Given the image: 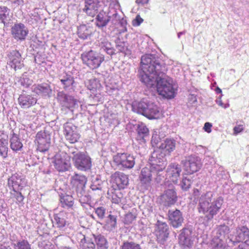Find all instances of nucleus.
Masks as SVG:
<instances>
[{
    "mask_svg": "<svg viewBox=\"0 0 249 249\" xmlns=\"http://www.w3.org/2000/svg\"><path fill=\"white\" fill-rule=\"evenodd\" d=\"M163 74H160L152 78L145 75H143L141 77V82L148 88H156L159 94L163 97L173 98L175 96L176 89L173 84V80L166 75V72Z\"/></svg>",
    "mask_w": 249,
    "mask_h": 249,
    "instance_id": "1",
    "label": "nucleus"
},
{
    "mask_svg": "<svg viewBox=\"0 0 249 249\" xmlns=\"http://www.w3.org/2000/svg\"><path fill=\"white\" fill-rule=\"evenodd\" d=\"M213 196V192H207L202 194L198 200V212L204 215L207 222L212 220L219 213L223 203V198L222 197L214 198Z\"/></svg>",
    "mask_w": 249,
    "mask_h": 249,
    "instance_id": "2",
    "label": "nucleus"
},
{
    "mask_svg": "<svg viewBox=\"0 0 249 249\" xmlns=\"http://www.w3.org/2000/svg\"><path fill=\"white\" fill-rule=\"evenodd\" d=\"M141 71L139 72V78L146 75L149 77H156L160 74L166 72L167 68L158 55L156 54H145L141 57Z\"/></svg>",
    "mask_w": 249,
    "mask_h": 249,
    "instance_id": "3",
    "label": "nucleus"
},
{
    "mask_svg": "<svg viewBox=\"0 0 249 249\" xmlns=\"http://www.w3.org/2000/svg\"><path fill=\"white\" fill-rule=\"evenodd\" d=\"M132 110L142 114L149 119H158L161 115L159 107L153 103L142 99L140 102L135 101L132 105Z\"/></svg>",
    "mask_w": 249,
    "mask_h": 249,
    "instance_id": "4",
    "label": "nucleus"
},
{
    "mask_svg": "<svg viewBox=\"0 0 249 249\" xmlns=\"http://www.w3.org/2000/svg\"><path fill=\"white\" fill-rule=\"evenodd\" d=\"M238 224L232 233L229 234L227 243L229 246L235 245L239 243H247L249 240V229L245 225V221Z\"/></svg>",
    "mask_w": 249,
    "mask_h": 249,
    "instance_id": "5",
    "label": "nucleus"
},
{
    "mask_svg": "<svg viewBox=\"0 0 249 249\" xmlns=\"http://www.w3.org/2000/svg\"><path fill=\"white\" fill-rule=\"evenodd\" d=\"M81 58L83 64L91 70L98 68L105 61L104 54L92 50L83 53Z\"/></svg>",
    "mask_w": 249,
    "mask_h": 249,
    "instance_id": "6",
    "label": "nucleus"
},
{
    "mask_svg": "<svg viewBox=\"0 0 249 249\" xmlns=\"http://www.w3.org/2000/svg\"><path fill=\"white\" fill-rule=\"evenodd\" d=\"M73 155L72 161L74 165L79 170L86 171L91 167V160L88 155L83 152L72 151Z\"/></svg>",
    "mask_w": 249,
    "mask_h": 249,
    "instance_id": "7",
    "label": "nucleus"
},
{
    "mask_svg": "<svg viewBox=\"0 0 249 249\" xmlns=\"http://www.w3.org/2000/svg\"><path fill=\"white\" fill-rule=\"evenodd\" d=\"M135 159L133 155L124 153H118L113 157V161L123 170L132 169L135 164Z\"/></svg>",
    "mask_w": 249,
    "mask_h": 249,
    "instance_id": "8",
    "label": "nucleus"
},
{
    "mask_svg": "<svg viewBox=\"0 0 249 249\" xmlns=\"http://www.w3.org/2000/svg\"><path fill=\"white\" fill-rule=\"evenodd\" d=\"M52 162L55 168L59 172L68 171L71 166L70 157L64 152L56 153Z\"/></svg>",
    "mask_w": 249,
    "mask_h": 249,
    "instance_id": "9",
    "label": "nucleus"
},
{
    "mask_svg": "<svg viewBox=\"0 0 249 249\" xmlns=\"http://www.w3.org/2000/svg\"><path fill=\"white\" fill-rule=\"evenodd\" d=\"M167 155L160 148L155 150L149 159L151 167L158 169L159 170L165 169L167 164L165 158Z\"/></svg>",
    "mask_w": 249,
    "mask_h": 249,
    "instance_id": "10",
    "label": "nucleus"
},
{
    "mask_svg": "<svg viewBox=\"0 0 249 249\" xmlns=\"http://www.w3.org/2000/svg\"><path fill=\"white\" fill-rule=\"evenodd\" d=\"M177 201V193L173 186H171L170 188L165 190L160 196V204L166 208L174 205Z\"/></svg>",
    "mask_w": 249,
    "mask_h": 249,
    "instance_id": "11",
    "label": "nucleus"
},
{
    "mask_svg": "<svg viewBox=\"0 0 249 249\" xmlns=\"http://www.w3.org/2000/svg\"><path fill=\"white\" fill-rule=\"evenodd\" d=\"M184 170L188 174H192L198 171L202 166L200 159L196 156H191L182 160Z\"/></svg>",
    "mask_w": 249,
    "mask_h": 249,
    "instance_id": "12",
    "label": "nucleus"
},
{
    "mask_svg": "<svg viewBox=\"0 0 249 249\" xmlns=\"http://www.w3.org/2000/svg\"><path fill=\"white\" fill-rule=\"evenodd\" d=\"M36 141L37 143V150L42 153L48 151L51 145V136L45 131H40L36 135Z\"/></svg>",
    "mask_w": 249,
    "mask_h": 249,
    "instance_id": "13",
    "label": "nucleus"
},
{
    "mask_svg": "<svg viewBox=\"0 0 249 249\" xmlns=\"http://www.w3.org/2000/svg\"><path fill=\"white\" fill-rule=\"evenodd\" d=\"M87 177L83 175L75 174L71 178V185L73 191L81 195V193L86 190Z\"/></svg>",
    "mask_w": 249,
    "mask_h": 249,
    "instance_id": "14",
    "label": "nucleus"
},
{
    "mask_svg": "<svg viewBox=\"0 0 249 249\" xmlns=\"http://www.w3.org/2000/svg\"><path fill=\"white\" fill-rule=\"evenodd\" d=\"M64 135L67 141L71 143L78 142L80 134L77 131V127L72 123L67 122L63 125Z\"/></svg>",
    "mask_w": 249,
    "mask_h": 249,
    "instance_id": "15",
    "label": "nucleus"
},
{
    "mask_svg": "<svg viewBox=\"0 0 249 249\" xmlns=\"http://www.w3.org/2000/svg\"><path fill=\"white\" fill-rule=\"evenodd\" d=\"M57 99L63 107L69 109L78 106V101L73 96L65 93L63 91L58 92Z\"/></svg>",
    "mask_w": 249,
    "mask_h": 249,
    "instance_id": "16",
    "label": "nucleus"
},
{
    "mask_svg": "<svg viewBox=\"0 0 249 249\" xmlns=\"http://www.w3.org/2000/svg\"><path fill=\"white\" fill-rule=\"evenodd\" d=\"M8 64L15 71L21 69L23 66V61L20 53L17 50H12L7 54Z\"/></svg>",
    "mask_w": 249,
    "mask_h": 249,
    "instance_id": "17",
    "label": "nucleus"
},
{
    "mask_svg": "<svg viewBox=\"0 0 249 249\" xmlns=\"http://www.w3.org/2000/svg\"><path fill=\"white\" fill-rule=\"evenodd\" d=\"M27 181L25 177L22 174L15 173L12 175L8 179L9 186H11L13 191L17 189L21 190L26 186Z\"/></svg>",
    "mask_w": 249,
    "mask_h": 249,
    "instance_id": "18",
    "label": "nucleus"
},
{
    "mask_svg": "<svg viewBox=\"0 0 249 249\" xmlns=\"http://www.w3.org/2000/svg\"><path fill=\"white\" fill-rule=\"evenodd\" d=\"M169 224L174 228L181 227L184 221L182 213L178 210H169L167 213Z\"/></svg>",
    "mask_w": 249,
    "mask_h": 249,
    "instance_id": "19",
    "label": "nucleus"
},
{
    "mask_svg": "<svg viewBox=\"0 0 249 249\" xmlns=\"http://www.w3.org/2000/svg\"><path fill=\"white\" fill-rule=\"evenodd\" d=\"M158 230L156 236L157 241L160 244H164L169 234V228L166 222L158 220L157 222Z\"/></svg>",
    "mask_w": 249,
    "mask_h": 249,
    "instance_id": "20",
    "label": "nucleus"
},
{
    "mask_svg": "<svg viewBox=\"0 0 249 249\" xmlns=\"http://www.w3.org/2000/svg\"><path fill=\"white\" fill-rule=\"evenodd\" d=\"M111 178L119 190L124 189L128 185V177L123 172H115L111 175Z\"/></svg>",
    "mask_w": 249,
    "mask_h": 249,
    "instance_id": "21",
    "label": "nucleus"
},
{
    "mask_svg": "<svg viewBox=\"0 0 249 249\" xmlns=\"http://www.w3.org/2000/svg\"><path fill=\"white\" fill-rule=\"evenodd\" d=\"M28 32L26 27L21 23L15 24L11 29L13 36L17 40H25Z\"/></svg>",
    "mask_w": 249,
    "mask_h": 249,
    "instance_id": "22",
    "label": "nucleus"
},
{
    "mask_svg": "<svg viewBox=\"0 0 249 249\" xmlns=\"http://www.w3.org/2000/svg\"><path fill=\"white\" fill-rule=\"evenodd\" d=\"M32 91L42 97H50L52 94V89L49 84L43 83L35 84L32 87Z\"/></svg>",
    "mask_w": 249,
    "mask_h": 249,
    "instance_id": "23",
    "label": "nucleus"
},
{
    "mask_svg": "<svg viewBox=\"0 0 249 249\" xmlns=\"http://www.w3.org/2000/svg\"><path fill=\"white\" fill-rule=\"evenodd\" d=\"M192 229L189 227H185L180 231L179 235V242L182 245L189 247L193 244Z\"/></svg>",
    "mask_w": 249,
    "mask_h": 249,
    "instance_id": "24",
    "label": "nucleus"
},
{
    "mask_svg": "<svg viewBox=\"0 0 249 249\" xmlns=\"http://www.w3.org/2000/svg\"><path fill=\"white\" fill-rule=\"evenodd\" d=\"M68 214L66 213L61 212L53 215V226H56L60 230H63L69 225L68 221Z\"/></svg>",
    "mask_w": 249,
    "mask_h": 249,
    "instance_id": "25",
    "label": "nucleus"
},
{
    "mask_svg": "<svg viewBox=\"0 0 249 249\" xmlns=\"http://www.w3.org/2000/svg\"><path fill=\"white\" fill-rule=\"evenodd\" d=\"M180 166L177 163L170 164L167 169V175L173 182L177 184L181 172Z\"/></svg>",
    "mask_w": 249,
    "mask_h": 249,
    "instance_id": "26",
    "label": "nucleus"
},
{
    "mask_svg": "<svg viewBox=\"0 0 249 249\" xmlns=\"http://www.w3.org/2000/svg\"><path fill=\"white\" fill-rule=\"evenodd\" d=\"M37 102V99L32 95L22 93L18 98V102L19 106L22 108H28L35 105Z\"/></svg>",
    "mask_w": 249,
    "mask_h": 249,
    "instance_id": "27",
    "label": "nucleus"
},
{
    "mask_svg": "<svg viewBox=\"0 0 249 249\" xmlns=\"http://www.w3.org/2000/svg\"><path fill=\"white\" fill-rule=\"evenodd\" d=\"M85 7L83 11L88 15L94 17L97 13L99 6V0H84Z\"/></svg>",
    "mask_w": 249,
    "mask_h": 249,
    "instance_id": "28",
    "label": "nucleus"
},
{
    "mask_svg": "<svg viewBox=\"0 0 249 249\" xmlns=\"http://www.w3.org/2000/svg\"><path fill=\"white\" fill-rule=\"evenodd\" d=\"M59 79L64 90H73L74 78L71 74L65 73L63 75L59 76Z\"/></svg>",
    "mask_w": 249,
    "mask_h": 249,
    "instance_id": "29",
    "label": "nucleus"
},
{
    "mask_svg": "<svg viewBox=\"0 0 249 249\" xmlns=\"http://www.w3.org/2000/svg\"><path fill=\"white\" fill-rule=\"evenodd\" d=\"M154 173L155 172H153L151 167V168L146 167L143 168L141 170V174L139 176L141 183L146 185H149L152 180V176Z\"/></svg>",
    "mask_w": 249,
    "mask_h": 249,
    "instance_id": "30",
    "label": "nucleus"
},
{
    "mask_svg": "<svg viewBox=\"0 0 249 249\" xmlns=\"http://www.w3.org/2000/svg\"><path fill=\"white\" fill-rule=\"evenodd\" d=\"M95 24L96 26L101 29L106 28L110 21L109 16L108 14L102 11L99 12L95 18Z\"/></svg>",
    "mask_w": 249,
    "mask_h": 249,
    "instance_id": "31",
    "label": "nucleus"
},
{
    "mask_svg": "<svg viewBox=\"0 0 249 249\" xmlns=\"http://www.w3.org/2000/svg\"><path fill=\"white\" fill-rule=\"evenodd\" d=\"M136 131L137 132V139L142 142H145L149 135V129L145 124L142 123L137 124Z\"/></svg>",
    "mask_w": 249,
    "mask_h": 249,
    "instance_id": "32",
    "label": "nucleus"
},
{
    "mask_svg": "<svg viewBox=\"0 0 249 249\" xmlns=\"http://www.w3.org/2000/svg\"><path fill=\"white\" fill-rule=\"evenodd\" d=\"M230 231V229L228 226L225 224L219 225L214 231V237L219 241H223L226 236L228 237Z\"/></svg>",
    "mask_w": 249,
    "mask_h": 249,
    "instance_id": "33",
    "label": "nucleus"
},
{
    "mask_svg": "<svg viewBox=\"0 0 249 249\" xmlns=\"http://www.w3.org/2000/svg\"><path fill=\"white\" fill-rule=\"evenodd\" d=\"M176 142L173 139H166L159 145V148L167 155L173 151L176 147Z\"/></svg>",
    "mask_w": 249,
    "mask_h": 249,
    "instance_id": "34",
    "label": "nucleus"
},
{
    "mask_svg": "<svg viewBox=\"0 0 249 249\" xmlns=\"http://www.w3.org/2000/svg\"><path fill=\"white\" fill-rule=\"evenodd\" d=\"M115 47L118 50L116 53H122L124 55H129L131 54V51L128 48L127 43L124 41H121L120 37H118L114 41Z\"/></svg>",
    "mask_w": 249,
    "mask_h": 249,
    "instance_id": "35",
    "label": "nucleus"
},
{
    "mask_svg": "<svg viewBox=\"0 0 249 249\" xmlns=\"http://www.w3.org/2000/svg\"><path fill=\"white\" fill-rule=\"evenodd\" d=\"M92 33V28L90 26L82 24L77 28V34L79 38L82 39H87Z\"/></svg>",
    "mask_w": 249,
    "mask_h": 249,
    "instance_id": "36",
    "label": "nucleus"
},
{
    "mask_svg": "<svg viewBox=\"0 0 249 249\" xmlns=\"http://www.w3.org/2000/svg\"><path fill=\"white\" fill-rule=\"evenodd\" d=\"M74 199L71 196L68 195H61L60 196V205L64 208H71L74 204Z\"/></svg>",
    "mask_w": 249,
    "mask_h": 249,
    "instance_id": "37",
    "label": "nucleus"
},
{
    "mask_svg": "<svg viewBox=\"0 0 249 249\" xmlns=\"http://www.w3.org/2000/svg\"><path fill=\"white\" fill-rule=\"evenodd\" d=\"M11 135L12 137L10 139L11 148L14 151L20 150L23 147V144L18 137V135L14 132H13Z\"/></svg>",
    "mask_w": 249,
    "mask_h": 249,
    "instance_id": "38",
    "label": "nucleus"
},
{
    "mask_svg": "<svg viewBox=\"0 0 249 249\" xmlns=\"http://www.w3.org/2000/svg\"><path fill=\"white\" fill-rule=\"evenodd\" d=\"M96 244L97 249H108V243L105 236L101 234L95 235L93 234Z\"/></svg>",
    "mask_w": 249,
    "mask_h": 249,
    "instance_id": "39",
    "label": "nucleus"
},
{
    "mask_svg": "<svg viewBox=\"0 0 249 249\" xmlns=\"http://www.w3.org/2000/svg\"><path fill=\"white\" fill-rule=\"evenodd\" d=\"M101 48L103 49L107 54L111 56L117 54L116 49L113 47L112 43L107 40H105L101 42Z\"/></svg>",
    "mask_w": 249,
    "mask_h": 249,
    "instance_id": "40",
    "label": "nucleus"
},
{
    "mask_svg": "<svg viewBox=\"0 0 249 249\" xmlns=\"http://www.w3.org/2000/svg\"><path fill=\"white\" fill-rule=\"evenodd\" d=\"M10 10L7 7L0 6V20L4 25L8 23L10 20Z\"/></svg>",
    "mask_w": 249,
    "mask_h": 249,
    "instance_id": "41",
    "label": "nucleus"
},
{
    "mask_svg": "<svg viewBox=\"0 0 249 249\" xmlns=\"http://www.w3.org/2000/svg\"><path fill=\"white\" fill-rule=\"evenodd\" d=\"M109 214L107 216L106 219V226L111 231L114 230L117 227V215L115 214H112L111 212H109Z\"/></svg>",
    "mask_w": 249,
    "mask_h": 249,
    "instance_id": "42",
    "label": "nucleus"
},
{
    "mask_svg": "<svg viewBox=\"0 0 249 249\" xmlns=\"http://www.w3.org/2000/svg\"><path fill=\"white\" fill-rule=\"evenodd\" d=\"M8 144L7 138H0V155L3 158H6L7 156Z\"/></svg>",
    "mask_w": 249,
    "mask_h": 249,
    "instance_id": "43",
    "label": "nucleus"
},
{
    "mask_svg": "<svg viewBox=\"0 0 249 249\" xmlns=\"http://www.w3.org/2000/svg\"><path fill=\"white\" fill-rule=\"evenodd\" d=\"M77 196L79 198V202L82 205L84 206L83 204L89 205L91 202V197L89 195L86 194V190L81 193V195L79 194H76Z\"/></svg>",
    "mask_w": 249,
    "mask_h": 249,
    "instance_id": "44",
    "label": "nucleus"
},
{
    "mask_svg": "<svg viewBox=\"0 0 249 249\" xmlns=\"http://www.w3.org/2000/svg\"><path fill=\"white\" fill-rule=\"evenodd\" d=\"M87 86L89 89L90 90H94L97 89H99L101 85L99 81L96 78L90 79L87 83Z\"/></svg>",
    "mask_w": 249,
    "mask_h": 249,
    "instance_id": "45",
    "label": "nucleus"
},
{
    "mask_svg": "<svg viewBox=\"0 0 249 249\" xmlns=\"http://www.w3.org/2000/svg\"><path fill=\"white\" fill-rule=\"evenodd\" d=\"M121 249H142L140 245L134 242L125 241L121 247Z\"/></svg>",
    "mask_w": 249,
    "mask_h": 249,
    "instance_id": "46",
    "label": "nucleus"
},
{
    "mask_svg": "<svg viewBox=\"0 0 249 249\" xmlns=\"http://www.w3.org/2000/svg\"><path fill=\"white\" fill-rule=\"evenodd\" d=\"M192 182L193 181L191 178L184 177L182 179L180 185L183 191H186L191 187Z\"/></svg>",
    "mask_w": 249,
    "mask_h": 249,
    "instance_id": "47",
    "label": "nucleus"
},
{
    "mask_svg": "<svg viewBox=\"0 0 249 249\" xmlns=\"http://www.w3.org/2000/svg\"><path fill=\"white\" fill-rule=\"evenodd\" d=\"M15 246L17 247V249H31V245L25 240L18 241Z\"/></svg>",
    "mask_w": 249,
    "mask_h": 249,
    "instance_id": "48",
    "label": "nucleus"
},
{
    "mask_svg": "<svg viewBox=\"0 0 249 249\" xmlns=\"http://www.w3.org/2000/svg\"><path fill=\"white\" fill-rule=\"evenodd\" d=\"M19 191L20 190L16 189L15 191H13L14 193H11V195L13 197L16 199L17 203L22 204L23 203V201L24 199V197Z\"/></svg>",
    "mask_w": 249,
    "mask_h": 249,
    "instance_id": "49",
    "label": "nucleus"
},
{
    "mask_svg": "<svg viewBox=\"0 0 249 249\" xmlns=\"http://www.w3.org/2000/svg\"><path fill=\"white\" fill-rule=\"evenodd\" d=\"M94 210L95 213L99 219L102 220L105 217L107 210L105 207L102 206L98 207L97 208H95Z\"/></svg>",
    "mask_w": 249,
    "mask_h": 249,
    "instance_id": "50",
    "label": "nucleus"
},
{
    "mask_svg": "<svg viewBox=\"0 0 249 249\" xmlns=\"http://www.w3.org/2000/svg\"><path fill=\"white\" fill-rule=\"evenodd\" d=\"M102 183V181L100 179L96 178L95 179L92 180V184L90 185V188L93 191L101 190Z\"/></svg>",
    "mask_w": 249,
    "mask_h": 249,
    "instance_id": "51",
    "label": "nucleus"
},
{
    "mask_svg": "<svg viewBox=\"0 0 249 249\" xmlns=\"http://www.w3.org/2000/svg\"><path fill=\"white\" fill-rule=\"evenodd\" d=\"M83 238L81 239V243H85L84 249H97L95 247V245L92 241H90L89 240H87L84 235Z\"/></svg>",
    "mask_w": 249,
    "mask_h": 249,
    "instance_id": "52",
    "label": "nucleus"
},
{
    "mask_svg": "<svg viewBox=\"0 0 249 249\" xmlns=\"http://www.w3.org/2000/svg\"><path fill=\"white\" fill-rule=\"evenodd\" d=\"M120 18L121 16L117 12H115L111 16H109L110 21L113 26L119 25Z\"/></svg>",
    "mask_w": 249,
    "mask_h": 249,
    "instance_id": "53",
    "label": "nucleus"
},
{
    "mask_svg": "<svg viewBox=\"0 0 249 249\" xmlns=\"http://www.w3.org/2000/svg\"><path fill=\"white\" fill-rule=\"evenodd\" d=\"M153 172H155L153 174V175H156V177L155 178V180L157 183H160V181L164 178L163 173H162L163 170H159L157 168H152Z\"/></svg>",
    "mask_w": 249,
    "mask_h": 249,
    "instance_id": "54",
    "label": "nucleus"
},
{
    "mask_svg": "<svg viewBox=\"0 0 249 249\" xmlns=\"http://www.w3.org/2000/svg\"><path fill=\"white\" fill-rule=\"evenodd\" d=\"M123 194L120 192L114 193L112 196V201L115 204H119L121 202Z\"/></svg>",
    "mask_w": 249,
    "mask_h": 249,
    "instance_id": "55",
    "label": "nucleus"
},
{
    "mask_svg": "<svg viewBox=\"0 0 249 249\" xmlns=\"http://www.w3.org/2000/svg\"><path fill=\"white\" fill-rule=\"evenodd\" d=\"M20 83L22 86L28 88L32 84L33 80L25 75L20 79Z\"/></svg>",
    "mask_w": 249,
    "mask_h": 249,
    "instance_id": "56",
    "label": "nucleus"
},
{
    "mask_svg": "<svg viewBox=\"0 0 249 249\" xmlns=\"http://www.w3.org/2000/svg\"><path fill=\"white\" fill-rule=\"evenodd\" d=\"M136 216L132 213L129 212L126 213L125 215L124 220L126 224H129L136 218Z\"/></svg>",
    "mask_w": 249,
    "mask_h": 249,
    "instance_id": "57",
    "label": "nucleus"
},
{
    "mask_svg": "<svg viewBox=\"0 0 249 249\" xmlns=\"http://www.w3.org/2000/svg\"><path fill=\"white\" fill-rule=\"evenodd\" d=\"M143 21L140 15H137L136 18L133 20L132 24L134 26H139Z\"/></svg>",
    "mask_w": 249,
    "mask_h": 249,
    "instance_id": "58",
    "label": "nucleus"
},
{
    "mask_svg": "<svg viewBox=\"0 0 249 249\" xmlns=\"http://www.w3.org/2000/svg\"><path fill=\"white\" fill-rule=\"evenodd\" d=\"M244 130V127L243 125L240 124L235 126L233 128V132L235 135H237V134L241 132Z\"/></svg>",
    "mask_w": 249,
    "mask_h": 249,
    "instance_id": "59",
    "label": "nucleus"
},
{
    "mask_svg": "<svg viewBox=\"0 0 249 249\" xmlns=\"http://www.w3.org/2000/svg\"><path fill=\"white\" fill-rule=\"evenodd\" d=\"M126 20L124 19L123 18H122L121 17L120 19V21L119 22V25H120V26L123 28H124V31H126Z\"/></svg>",
    "mask_w": 249,
    "mask_h": 249,
    "instance_id": "60",
    "label": "nucleus"
},
{
    "mask_svg": "<svg viewBox=\"0 0 249 249\" xmlns=\"http://www.w3.org/2000/svg\"><path fill=\"white\" fill-rule=\"evenodd\" d=\"M212 125L211 123L207 122L204 124V129L208 133L211 132V127Z\"/></svg>",
    "mask_w": 249,
    "mask_h": 249,
    "instance_id": "61",
    "label": "nucleus"
},
{
    "mask_svg": "<svg viewBox=\"0 0 249 249\" xmlns=\"http://www.w3.org/2000/svg\"><path fill=\"white\" fill-rule=\"evenodd\" d=\"M12 3L16 6L22 5L24 3V0H10Z\"/></svg>",
    "mask_w": 249,
    "mask_h": 249,
    "instance_id": "62",
    "label": "nucleus"
},
{
    "mask_svg": "<svg viewBox=\"0 0 249 249\" xmlns=\"http://www.w3.org/2000/svg\"><path fill=\"white\" fill-rule=\"evenodd\" d=\"M159 139H160L159 136L157 135H155L152 136L151 141L156 144H158L159 142Z\"/></svg>",
    "mask_w": 249,
    "mask_h": 249,
    "instance_id": "63",
    "label": "nucleus"
},
{
    "mask_svg": "<svg viewBox=\"0 0 249 249\" xmlns=\"http://www.w3.org/2000/svg\"><path fill=\"white\" fill-rule=\"evenodd\" d=\"M149 0H136V2L138 4H141L142 5L147 4Z\"/></svg>",
    "mask_w": 249,
    "mask_h": 249,
    "instance_id": "64",
    "label": "nucleus"
}]
</instances>
